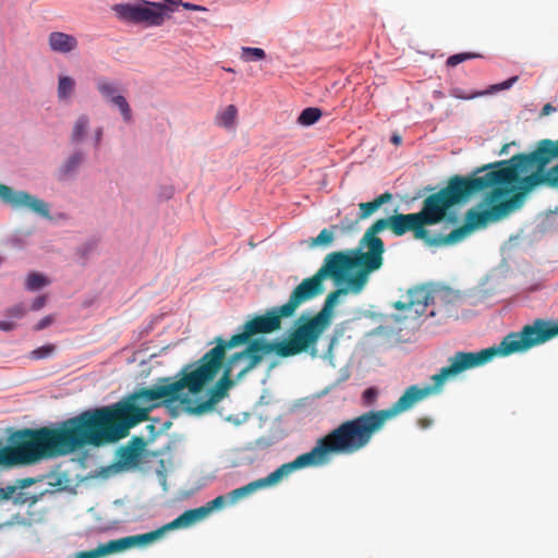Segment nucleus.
I'll return each instance as SVG.
<instances>
[{"instance_id":"obj_1","label":"nucleus","mask_w":558,"mask_h":558,"mask_svg":"<svg viewBox=\"0 0 558 558\" xmlns=\"http://www.w3.org/2000/svg\"><path fill=\"white\" fill-rule=\"evenodd\" d=\"M558 157V141L543 140L530 154H517L476 168L471 177L453 175L448 184L423 202L420 215L425 226L441 222L447 210L471 196L490 190L484 197L489 208L469 209L465 223L445 236L428 240L432 245H450L464 240L472 231L496 222L519 209L524 195L538 185L558 186V165L546 166Z\"/></svg>"},{"instance_id":"obj_2","label":"nucleus","mask_w":558,"mask_h":558,"mask_svg":"<svg viewBox=\"0 0 558 558\" xmlns=\"http://www.w3.org/2000/svg\"><path fill=\"white\" fill-rule=\"evenodd\" d=\"M182 390L179 379L160 377L153 387L134 391L124 403L89 409L63 421L58 429L65 454L86 446L101 447L125 438L131 427L149 418L151 410L175 403Z\"/></svg>"},{"instance_id":"obj_3","label":"nucleus","mask_w":558,"mask_h":558,"mask_svg":"<svg viewBox=\"0 0 558 558\" xmlns=\"http://www.w3.org/2000/svg\"><path fill=\"white\" fill-rule=\"evenodd\" d=\"M377 269L369 264L360 250L339 251L328 254L317 272L304 279L293 291L304 289L306 296L302 304L324 292L323 281L332 278L336 283H345V287L330 292L325 299L322 310L314 316L302 314L293 324L291 332L300 344L312 356L317 354V342L322 335L330 327L333 318V308L340 295L361 293L368 282L369 275Z\"/></svg>"},{"instance_id":"obj_4","label":"nucleus","mask_w":558,"mask_h":558,"mask_svg":"<svg viewBox=\"0 0 558 558\" xmlns=\"http://www.w3.org/2000/svg\"><path fill=\"white\" fill-rule=\"evenodd\" d=\"M304 289L292 291L287 303L268 310L243 325L240 333L233 335L228 341L218 337L216 345L207 351L196 363L185 365L178 378L183 389L191 395L201 393L211 383L222 367L226 350L247 343L250 338L259 333H271L282 327V318L292 317L306 296Z\"/></svg>"},{"instance_id":"obj_5","label":"nucleus","mask_w":558,"mask_h":558,"mask_svg":"<svg viewBox=\"0 0 558 558\" xmlns=\"http://www.w3.org/2000/svg\"><path fill=\"white\" fill-rule=\"evenodd\" d=\"M423 387L412 385L388 409L368 411L354 418L347 420L318 438L329 459L335 454H353L364 449L379 433L387 421L411 410L416 403L426 399Z\"/></svg>"},{"instance_id":"obj_6","label":"nucleus","mask_w":558,"mask_h":558,"mask_svg":"<svg viewBox=\"0 0 558 558\" xmlns=\"http://www.w3.org/2000/svg\"><path fill=\"white\" fill-rule=\"evenodd\" d=\"M275 352L280 357H290L306 352L300 344L294 335L290 331L289 337L284 340L271 342L264 338L252 340L245 350L236 352L228 360L222 376L207 391V399L204 401L193 400L190 392H180V399L177 402L184 405L190 414L203 415L211 412L215 407L228 396V391L234 385L231 376L239 362L244 361L245 365L240 369L236 378H242L250 371L254 369L264 359L265 355Z\"/></svg>"},{"instance_id":"obj_7","label":"nucleus","mask_w":558,"mask_h":558,"mask_svg":"<svg viewBox=\"0 0 558 558\" xmlns=\"http://www.w3.org/2000/svg\"><path fill=\"white\" fill-rule=\"evenodd\" d=\"M8 441V446L0 447V466L4 469L66 456L58 427L22 428L12 433Z\"/></svg>"},{"instance_id":"obj_8","label":"nucleus","mask_w":558,"mask_h":558,"mask_svg":"<svg viewBox=\"0 0 558 558\" xmlns=\"http://www.w3.org/2000/svg\"><path fill=\"white\" fill-rule=\"evenodd\" d=\"M424 227L425 223L420 213L396 214L387 218H380L367 228L360 240L359 250L361 251V255L378 270L384 264L385 253V244L377 235L378 233L390 229L395 235L401 236L412 231L415 239L426 240L428 242V232Z\"/></svg>"},{"instance_id":"obj_9","label":"nucleus","mask_w":558,"mask_h":558,"mask_svg":"<svg viewBox=\"0 0 558 558\" xmlns=\"http://www.w3.org/2000/svg\"><path fill=\"white\" fill-rule=\"evenodd\" d=\"M330 462L328 454L326 453L319 439L316 440L315 446L311 451L298 456L293 461L280 465L277 470L268 474L266 477L253 481L242 487L235 488L227 494L228 504L234 505L239 500L250 496L258 489L274 486L278 484L283 477L288 476L292 472L312 468L323 466Z\"/></svg>"},{"instance_id":"obj_10","label":"nucleus","mask_w":558,"mask_h":558,"mask_svg":"<svg viewBox=\"0 0 558 558\" xmlns=\"http://www.w3.org/2000/svg\"><path fill=\"white\" fill-rule=\"evenodd\" d=\"M558 336V322L537 318L524 325L520 331L508 333L498 345L484 351H493L492 360L496 356H508L514 353L526 352Z\"/></svg>"},{"instance_id":"obj_11","label":"nucleus","mask_w":558,"mask_h":558,"mask_svg":"<svg viewBox=\"0 0 558 558\" xmlns=\"http://www.w3.org/2000/svg\"><path fill=\"white\" fill-rule=\"evenodd\" d=\"M111 10L119 21L145 27L161 26L173 12V9L165 0L161 2L137 0L134 3H117L111 7Z\"/></svg>"},{"instance_id":"obj_12","label":"nucleus","mask_w":558,"mask_h":558,"mask_svg":"<svg viewBox=\"0 0 558 558\" xmlns=\"http://www.w3.org/2000/svg\"><path fill=\"white\" fill-rule=\"evenodd\" d=\"M493 351L480 350L476 352L457 351L448 359V365L430 377L432 385L424 388L427 396L440 393L446 381L459 374L483 366L492 361Z\"/></svg>"},{"instance_id":"obj_13","label":"nucleus","mask_w":558,"mask_h":558,"mask_svg":"<svg viewBox=\"0 0 558 558\" xmlns=\"http://www.w3.org/2000/svg\"><path fill=\"white\" fill-rule=\"evenodd\" d=\"M439 292L428 289L426 286L412 288L407 293L405 301H397L393 307L407 312L404 315H396L395 320L415 319L426 312L429 304H434Z\"/></svg>"},{"instance_id":"obj_14","label":"nucleus","mask_w":558,"mask_h":558,"mask_svg":"<svg viewBox=\"0 0 558 558\" xmlns=\"http://www.w3.org/2000/svg\"><path fill=\"white\" fill-rule=\"evenodd\" d=\"M156 541L157 534L154 533V531L144 534L130 535L99 544L96 548L90 550L78 551L75 554V558H101L133 547L146 546Z\"/></svg>"},{"instance_id":"obj_15","label":"nucleus","mask_w":558,"mask_h":558,"mask_svg":"<svg viewBox=\"0 0 558 558\" xmlns=\"http://www.w3.org/2000/svg\"><path fill=\"white\" fill-rule=\"evenodd\" d=\"M228 504L227 495H219L213 500L208 501L205 506L190 509L184 511L181 515L171 522L162 525L154 531L157 534V541L160 539L168 531L178 529H186L201 522L207 518L214 510L221 509Z\"/></svg>"},{"instance_id":"obj_16","label":"nucleus","mask_w":558,"mask_h":558,"mask_svg":"<svg viewBox=\"0 0 558 558\" xmlns=\"http://www.w3.org/2000/svg\"><path fill=\"white\" fill-rule=\"evenodd\" d=\"M0 199L14 209H28L44 218H50L48 204L25 191H15L0 183Z\"/></svg>"},{"instance_id":"obj_17","label":"nucleus","mask_w":558,"mask_h":558,"mask_svg":"<svg viewBox=\"0 0 558 558\" xmlns=\"http://www.w3.org/2000/svg\"><path fill=\"white\" fill-rule=\"evenodd\" d=\"M96 87L99 94L110 101L112 105L117 106L120 110L123 120L126 123L132 122V110L131 107L125 99L124 96L118 94L119 88L114 82H111L110 80L106 77H99L96 80Z\"/></svg>"},{"instance_id":"obj_18","label":"nucleus","mask_w":558,"mask_h":558,"mask_svg":"<svg viewBox=\"0 0 558 558\" xmlns=\"http://www.w3.org/2000/svg\"><path fill=\"white\" fill-rule=\"evenodd\" d=\"M145 447L146 441L143 437H133L126 446L119 449V462L125 466H137Z\"/></svg>"},{"instance_id":"obj_19","label":"nucleus","mask_w":558,"mask_h":558,"mask_svg":"<svg viewBox=\"0 0 558 558\" xmlns=\"http://www.w3.org/2000/svg\"><path fill=\"white\" fill-rule=\"evenodd\" d=\"M48 44L52 51L60 53H69L77 47L76 38L73 35L62 32L50 33Z\"/></svg>"},{"instance_id":"obj_20","label":"nucleus","mask_w":558,"mask_h":558,"mask_svg":"<svg viewBox=\"0 0 558 558\" xmlns=\"http://www.w3.org/2000/svg\"><path fill=\"white\" fill-rule=\"evenodd\" d=\"M392 199V194L389 192H385L377 196L372 202L360 203L359 204V219L364 220L371 217L375 211H377L384 204L389 203Z\"/></svg>"},{"instance_id":"obj_21","label":"nucleus","mask_w":558,"mask_h":558,"mask_svg":"<svg viewBox=\"0 0 558 558\" xmlns=\"http://www.w3.org/2000/svg\"><path fill=\"white\" fill-rule=\"evenodd\" d=\"M75 81L68 75H60L58 78L57 95L60 101H68L74 94Z\"/></svg>"},{"instance_id":"obj_22","label":"nucleus","mask_w":558,"mask_h":558,"mask_svg":"<svg viewBox=\"0 0 558 558\" xmlns=\"http://www.w3.org/2000/svg\"><path fill=\"white\" fill-rule=\"evenodd\" d=\"M238 109L234 105L227 106L223 110L219 111L216 116V123L219 126L231 129L236 120Z\"/></svg>"},{"instance_id":"obj_23","label":"nucleus","mask_w":558,"mask_h":558,"mask_svg":"<svg viewBox=\"0 0 558 558\" xmlns=\"http://www.w3.org/2000/svg\"><path fill=\"white\" fill-rule=\"evenodd\" d=\"M89 125V118L86 114H81L76 121L74 122L72 133H71V141L73 143H80L82 142L86 130Z\"/></svg>"},{"instance_id":"obj_24","label":"nucleus","mask_w":558,"mask_h":558,"mask_svg":"<svg viewBox=\"0 0 558 558\" xmlns=\"http://www.w3.org/2000/svg\"><path fill=\"white\" fill-rule=\"evenodd\" d=\"M322 110L315 107L305 108L298 118V123L304 126L316 123L322 117Z\"/></svg>"},{"instance_id":"obj_25","label":"nucleus","mask_w":558,"mask_h":558,"mask_svg":"<svg viewBox=\"0 0 558 558\" xmlns=\"http://www.w3.org/2000/svg\"><path fill=\"white\" fill-rule=\"evenodd\" d=\"M47 284H49V280L39 272H32L27 276L26 289L31 291L39 290Z\"/></svg>"},{"instance_id":"obj_26","label":"nucleus","mask_w":558,"mask_h":558,"mask_svg":"<svg viewBox=\"0 0 558 558\" xmlns=\"http://www.w3.org/2000/svg\"><path fill=\"white\" fill-rule=\"evenodd\" d=\"M242 60L245 62L263 60L266 58V52L262 48L242 47Z\"/></svg>"},{"instance_id":"obj_27","label":"nucleus","mask_w":558,"mask_h":558,"mask_svg":"<svg viewBox=\"0 0 558 558\" xmlns=\"http://www.w3.org/2000/svg\"><path fill=\"white\" fill-rule=\"evenodd\" d=\"M481 57L482 56L480 53H476V52L456 53V54L450 56L447 59L446 64L448 66H457L458 64H460V63H462L464 61L476 59V58H481Z\"/></svg>"},{"instance_id":"obj_28","label":"nucleus","mask_w":558,"mask_h":558,"mask_svg":"<svg viewBox=\"0 0 558 558\" xmlns=\"http://www.w3.org/2000/svg\"><path fill=\"white\" fill-rule=\"evenodd\" d=\"M56 351V345L54 344H45L43 347H39L35 350H33L31 353H29V357L32 360H43V359H47L49 356H51Z\"/></svg>"},{"instance_id":"obj_29","label":"nucleus","mask_w":558,"mask_h":558,"mask_svg":"<svg viewBox=\"0 0 558 558\" xmlns=\"http://www.w3.org/2000/svg\"><path fill=\"white\" fill-rule=\"evenodd\" d=\"M333 241V232L331 230H328V229H323L319 234L312 239V243L311 245L312 246H328L332 243Z\"/></svg>"},{"instance_id":"obj_30","label":"nucleus","mask_w":558,"mask_h":558,"mask_svg":"<svg viewBox=\"0 0 558 558\" xmlns=\"http://www.w3.org/2000/svg\"><path fill=\"white\" fill-rule=\"evenodd\" d=\"M84 160V155L82 153H74L71 155L68 160L63 165V171L65 173H70L74 171Z\"/></svg>"},{"instance_id":"obj_31","label":"nucleus","mask_w":558,"mask_h":558,"mask_svg":"<svg viewBox=\"0 0 558 558\" xmlns=\"http://www.w3.org/2000/svg\"><path fill=\"white\" fill-rule=\"evenodd\" d=\"M168 2V5H170L173 10L174 8H178L182 5L185 10L190 11H207V9L199 4H194L190 2H182V0H165Z\"/></svg>"},{"instance_id":"obj_32","label":"nucleus","mask_w":558,"mask_h":558,"mask_svg":"<svg viewBox=\"0 0 558 558\" xmlns=\"http://www.w3.org/2000/svg\"><path fill=\"white\" fill-rule=\"evenodd\" d=\"M449 95L453 98L468 100V99H473L481 94L480 93H469V92L463 90L462 88L452 87L449 90Z\"/></svg>"},{"instance_id":"obj_33","label":"nucleus","mask_w":558,"mask_h":558,"mask_svg":"<svg viewBox=\"0 0 558 558\" xmlns=\"http://www.w3.org/2000/svg\"><path fill=\"white\" fill-rule=\"evenodd\" d=\"M26 314V308L23 304H16L5 311V316L12 318H22Z\"/></svg>"},{"instance_id":"obj_34","label":"nucleus","mask_w":558,"mask_h":558,"mask_svg":"<svg viewBox=\"0 0 558 558\" xmlns=\"http://www.w3.org/2000/svg\"><path fill=\"white\" fill-rule=\"evenodd\" d=\"M54 322L53 315H47L44 318H41L35 326L34 330L40 331L47 327H49Z\"/></svg>"},{"instance_id":"obj_35","label":"nucleus","mask_w":558,"mask_h":558,"mask_svg":"<svg viewBox=\"0 0 558 558\" xmlns=\"http://www.w3.org/2000/svg\"><path fill=\"white\" fill-rule=\"evenodd\" d=\"M518 81V76H512L510 77L509 80L500 83V84H496V85H493L492 88L494 90H504V89H508L510 88L515 82Z\"/></svg>"},{"instance_id":"obj_36","label":"nucleus","mask_w":558,"mask_h":558,"mask_svg":"<svg viewBox=\"0 0 558 558\" xmlns=\"http://www.w3.org/2000/svg\"><path fill=\"white\" fill-rule=\"evenodd\" d=\"M16 487L15 486H7L4 488H0V500H8L10 499L13 494L15 493Z\"/></svg>"},{"instance_id":"obj_37","label":"nucleus","mask_w":558,"mask_h":558,"mask_svg":"<svg viewBox=\"0 0 558 558\" xmlns=\"http://www.w3.org/2000/svg\"><path fill=\"white\" fill-rule=\"evenodd\" d=\"M377 397V390L375 388H367L363 392V399L367 403H372Z\"/></svg>"},{"instance_id":"obj_38","label":"nucleus","mask_w":558,"mask_h":558,"mask_svg":"<svg viewBox=\"0 0 558 558\" xmlns=\"http://www.w3.org/2000/svg\"><path fill=\"white\" fill-rule=\"evenodd\" d=\"M46 301H47L46 295L37 296V298L34 300V302L32 303L31 308H32L33 311H39L41 307H44V306H45Z\"/></svg>"},{"instance_id":"obj_39","label":"nucleus","mask_w":558,"mask_h":558,"mask_svg":"<svg viewBox=\"0 0 558 558\" xmlns=\"http://www.w3.org/2000/svg\"><path fill=\"white\" fill-rule=\"evenodd\" d=\"M16 327V324L8 320H0V330L11 331Z\"/></svg>"},{"instance_id":"obj_40","label":"nucleus","mask_w":558,"mask_h":558,"mask_svg":"<svg viewBox=\"0 0 558 558\" xmlns=\"http://www.w3.org/2000/svg\"><path fill=\"white\" fill-rule=\"evenodd\" d=\"M555 111L556 107H554L551 104H546L541 111V117L548 116Z\"/></svg>"},{"instance_id":"obj_41","label":"nucleus","mask_w":558,"mask_h":558,"mask_svg":"<svg viewBox=\"0 0 558 558\" xmlns=\"http://www.w3.org/2000/svg\"><path fill=\"white\" fill-rule=\"evenodd\" d=\"M433 421L428 417H421L417 420V425L421 428H428L432 425Z\"/></svg>"},{"instance_id":"obj_42","label":"nucleus","mask_w":558,"mask_h":558,"mask_svg":"<svg viewBox=\"0 0 558 558\" xmlns=\"http://www.w3.org/2000/svg\"><path fill=\"white\" fill-rule=\"evenodd\" d=\"M101 138H102V128H98L95 131V144H96V146H98L100 144Z\"/></svg>"},{"instance_id":"obj_43","label":"nucleus","mask_w":558,"mask_h":558,"mask_svg":"<svg viewBox=\"0 0 558 558\" xmlns=\"http://www.w3.org/2000/svg\"><path fill=\"white\" fill-rule=\"evenodd\" d=\"M401 141H402V138H401V136H400L399 134H393V135L391 136V142H392L395 145H399V144H401Z\"/></svg>"},{"instance_id":"obj_44","label":"nucleus","mask_w":558,"mask_h":558,"mask_svg":"<svg viewBox=\"0 0 558 558\" xmlns=\"http://www.w3.org/2000/svg\"><path fill=\"white\" fill-rule=\"evenodd\" d=\"M509 147H510V144H505V145L501 147V149H500V151H499V155H505V154H507V153H508V148H509Z\"/></svg>"},{"instance_id":"obj_45","label":"nucleus","mask_w":558,"mask_h":558,"mask_svg":"<svg viewBox=\"0 0 558 558\" xmlns=\"http://www.w3.org/2000/svg\"><path fill=\"white\" fill-rule=\"evenodd\" d=\"M33 483L32 478H25L22 481V487H26Z\"/></svg>"},{"instance_id":"obj_46","label":"nucleus","mask_w":558,"mask_h":558,"mask_svg":"<svg viewBox=\"0 0 558 558\" xmlns=\"http://www.w3.org/2000/svg\"><path fill=\"white\" fill-rule=\"evenodd\" d=\"M2 263V258L0 257V264Z\"/></svg>"}]
</instances>
